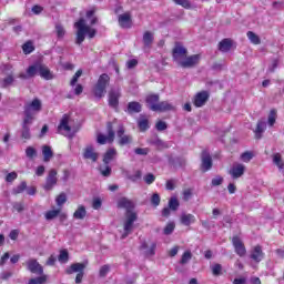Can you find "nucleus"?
I'll list each match as a JSON object with an SVG mask.
<instances>
[{"instance_id":"37998d69","label":"nucleus","mask_w":284,"mask_h":284,"mask_svg":"<svg viewBox=\"0 0 284 284\" xmlns=\"http://www.w3.org/2000/svg\"><path fill=\"white\" fill-rule=\"evenodd\" d=\"M211 272H212V274H213V276H222V274H223V265H221V264H213L212 266H211Z\"/></svg>"},{"instance_id":"6e6d98bb","label":"nucleus","mask_w":284,"mask_h":284,"mask_svg":"<svg viewBox=\"0 0 284 284\" xmlns=\"http://www.w3.org/2000/svg\"><path fill=\"white\" fill-rule=\"evenodd\" d=\"M12 209L14 210V212H23V210H26V205L23 204V202H13L12 203Z\"/></svg>"},{"instance_id":"338daca9","label":"nucleus","mask_w":284,"mask_h":284,"mask_svg":"<svg viewBox=\"0 0 284 284\" xmlns=\"http://www.w3.org/2000/svg\"><path fill=\"white\" fill-rule=\"evenodd\" d=\"M155 128L159 132H163V130H168V123L163 122V121H159L155 124Z\"/></svg>"},{"instance_id":"a19ab883","label":"nucleus","mask_w":284,"mask_h":284,"mask_svg":"<svg viewBox=\"0 0 284 284\" xmlns=\"http://www.w3.org/2000/svg\"><path fill=\"white\" fill-rule=\"evenodd\" d=\"M59 214H61V209L51 210L44 214V219H47V221H53V219H57Z\"/></svg>"},{"instance_id":"39448f33","label":"nucleus","mask_w":284,"mask_h":284,"mask_svg":"<svg viewBox=\"0 0 284 284\" xmlns=\"http://www.w3.org/2000/svg\"><path fill=\"white\" fill-rule=\"evenodd\" d=\"M108 85H110V75L103 73L99 77L98 82L93 89L94 97L98 99H103V97H105Z\"/></svg>"},{"instance_id":"0e129e2a","label":"nucleus","mask_w":284,"mask_h":284,"mask_svg":"<svg viewBox=\"0 0 284 284\" xmlns=\"http://www.w3.org/2000/svg\"><path fill=\"white\" fill-rule=\"evenodd\" d=\"M174 223H169L165 227H164V234L165 236H170V234H172V232H174Z\"/></svg>"},{"instance_id":"c9c22d12","label":"nucleus","mask_w":284,"mask_h":284,"mask_svg":"<svg viewBox=\"0 0 284 284\" xmlns=\"http://www.w3.org/2000/svg\"><path fill=\"white\" fill-rule=\"evenodd\" d=\"M28 190V183L26 181H22L19 185L12 189V194L17 196V194H23Z\"/></svg>"},{"instance_id":"69168bd1","label":"nucleus","mask_w":284,"mask_h":284,"mask_svg":"<svg viewBox=\"0 0 284 284\" xmlns=\"http://www.w3.org/2000/svg\"><path fill=\"white\" fill-rule=\"evenodd\" d=\"M148 152H150V150L148 148H145V149L136 148L134 150V153L140 156H148Z\"/></svg>"},{"instance_id":"7c9ffc66","label":"nucleus","mask_w":284,"mask_h":284,"mask_svg":"<svg viewBox=\"0 0 284 284\" xmlns=\"http://www.w3.org/2000/svg\"><path fill=\"white\" fill-rule=\"evenodd\" d=\"M42 156H43L44 163H50V160L52 159V156H54V152H52V148H50L49 145H43Z\"/></svg>"},{"instance_id":"f03ea898","label":"nucleus","mask_w":284,"mask_h":284,"mask_svg":"<svg viewBox=\"0 0 284 284\" xmlns=\"http://www.w3.org/2000/svg\"><path fill=\"white\" fill-rule=\"evenodd\" d=\"M41 110H43V103L39 98H34L31 102L24 104L23 119L27 123L34 121Z\"/></svg>"},{"instance_id":"09e8293b","label":"nucleus","mask_w":284,"mask_h":284,"mask_svg":"<svg viewBox=\"0 0 284 284\" xmlns=\"http://www.w3.org/2000/svg\"><path fill=\"white\" fill-rule=\"evenodd\" d=\"M55 34L58 39H63V37H65V29L61 26V23L55 24Z\"/></svg>"},{"instance_id":"4d7b16f0","label":"nucleus","mask_w":284,"mask_h":284,"mask_svg":"<svg viewBox=\"0 0 284 284\" xmlns=\"http://www.w3.org/2000/svg\"><path fill=\"white\" fill-rule=\"evenodd\" d=\"M67 201H68V196L65 195V193H61V194L55 199L57 205H58L59 207H61V205L65 204Z\"/></svg>"},{"instance_id":"864d4df0","label":"nucleus","mask_w":284,"mask_h":284,"mask_svg":"<svg viewBox=\"0 0 284 284\" xmlns=\"http://www.w3.org/2000/svg\"><path fill=\"white\" fill-rule=\"evenodd\" d=\"M81 74H83V70H78L75 73H74V75H73V78L71 79V82H70V85L72 87V88H74L75 85H77V83L79 82V78L81 77Z\"/></svg>"},{"instance_id":"de8ad7c7","label":"nucleus","mask_w":284,"mask_h":284,"mask_svg":"<svg viewBox=\"0 0 284 284\" xmlns=\"http://www.w3.org/2000/svg\"><path fill=\"white\" fill-rule=\"evenodd\" d=\"M179 199L176 197H171L169 200V207L173 211V212H176L179 210Z\"/></svg>"},{"instance_id":"f8f14e48","label":"nucleus","mask_w":284,"mask_h":284,"mask_svg":"<svg viewBox=\"0 0 284 284\" xmlns=\"http://www.w3.org/2000/svg\"><path fill=\"white\" fill-rule=\"evenodd\" d=\"M201 161L202 172H209V170H212V155H210V152L207 150L202 151Z\"/></svg>"},{"instance_id":"bb28decb","label":"nucleus","mask_w":284,"mask_h":284,"mask_svg":"<svg viewBox=\"0 0 284 284\" xmlns=\"http://www.w3.org/2000/svg\"><path fill=\"white\" fill-rule=\"evenodd\" d=\"M87 267L85 263H74L71 264L69 268H67V274H74L78 272V274L82 273Z\"/></svg>"},{"instance_id":"680f3d73","label":"nucleus","mask_w":284,"mask_h":284,"mask_svg":"<svg viewBox=\"0 0 284 284\" xmlns=\"http://www.w3.org/2000/svg\"><path fill=\"white\" fill-rule=\"evenodd\" d=\"M154 181H156V176H154L152 173H149L144 176V183H146V185H152Z\"/></svg>"},{"instance_id":"13d9d810","label":"nucleus","mask_w":284,"mask_h":284,"mask_svg":"<svg viewBox=\"0 0 284 284\" xmlns=\"http://www.w3.org/2000/svg\"><path fill=\"white\" fill-rule=\"evenodd\" d=\"M108 272H110V265L105 264L103 266L100 267V277L101 278H105L108 276Z\"/></svg>"},{"instance_id":"cd10ccee","label":"nucleus","mask_w":284,"mask_h":284,"mask_svg":"<svg viewBox=\"0 0 284 284\" xmlns=\"http://www.w3.org/2000/svg\"><path fill=\"white\" fill-rule=\"evenodd\" d=\"M14 85V72L7 73V77L0 81V87L6 89Z\"/></svg>"},{"instance_id":"5fc2aeb1","label":"nucleus","mask_w":284,"mask_h":284,"mask_svg":"<svg viewBox=\"0 0 284 284\" xmlns=\"http://www.w3.org/2000/svg\"><path fill=\"white\" fill-rule=\"evenodd\" d=\"M100 173L102 176H110V174H112V168H110L108 164H104V166H100Z\"/></svg>"},{"instance_id":"3c124183","label":"nucleus","mask_w":284,"mask_h":284,"mask_svg":"<svg viewBox=\"0 0 284 284\" xmlns=\"http://www.w3.org/2000/svg\"><path fill=\"white\" fill-rule=\"evenodd\" d=\"M22 50H23L24 54H31V52H34V45L30 41L26 42L22 45Z\"/></svg>"},{"instance_id":"4be33fe9","label":"nucleus","mask_w":284,"mask_h":284,"mask_svg":"<svg viewBox=\"0 0 284 284\" xmlns=\"http://www.w3.org/2000/svg\"><path fill=\"white\" fill-rule=\"evenodd\" d=\"M34 123V121L30 120L29 122L26 121V118L22 120V131H21V136L22 139L30 140L31 134H30V126Z\"/></svg>"},{"instance_id":"7ed1b4c3","label":"nucleus","mask_w":284,"mask_h":284,"mask_svg":"<svg viewBox=\"0 0 284 284\" xmlns=\"http://www.w3.org/2000/svg\"><path fill=\"white\" fill-rule=\"evenodd\" d=\"M118 136L119 145L132 144L133 138L130 134H125V126L119 120L114 119V135Z\"/></svg>"},{"instance_id":"5701e85b","label":"nucleus","mask_w":284,"mask_h":284,"mask_svg":"<svg viewBox=\"0 0 284 284\" xmlns=\"http://www.w3.org/2000/svg\"><path fill=\"white\" fill-rule=\"evenodd\" d=\"M140 250L144 252L145 256H154L156 243L153 242L149 247L146 242H142V244L140 245Z\"/></svg>"},{"instance_id":"bf43d9fd","label":"nucleus","mask_w":284,"mask_h":284,"mask_svg":"<svg viewBox=\"0 0 284 284\" xmlns=\"http://www.w3.org/2000/svg\"><path fill=\"white\" fill-rule=\"evenodd\" d=\"M174 3H176V6H182V8H192V3L190 2V0H173Z\"/></svg>"},{"instance_id":"4468645a","label":"nucleus","mask_w":284,"mask_h":284,"mask_svg":"<svg viewBox=\"0 0 284 284\" xmlns=\"http://www.w3.org/2000/svg\"><path fill=\"white\" fill-rule=\"evenodd\" d=\"M229 174L234 180L241 179V176H243V174H245V165L241 164V163H234L232 165V168L230 169Z\"/></svg>"},{"instance_id":"9d476101","label":"nucleus","mask_w":284,"mask_h":284,"mask_svg":"<svg viewBox=\"0 0 284 284\" xmlns=\"http://www.w3.org/2000/svg\"><path fill=\"white\" fill-rule=\"evenodd\" d=\"M200 61V54L186 55L182 61H179V65H181V68H194V65H199Z\"/></svg>"},{"instance_id":"a878e982","label":"nucleus","mask_w":284,"mask_h":284,"mask_svg":"<svg viewBox=\"0 0 284 284\" xmlns=\"http://www.w3.org/2000/svg\"><path fill=\"white\" fill-rule=\"evenodd\" d=\"M155 112H170L174 110V104L169 101L158 102V106H154Z\"/></svg>"},{"instance_id":"603ef678","label":"nucleus","mask_w":284,"mask_h":284,"mask_svg":"<svg viewBox=\"0 0 284 284\" xmlns=\"http://www.w3.org/2000/svg\"><path fill=\"white\" fill-rule=\"evenodd\" d=\"M48 281V277L45 275H41L36 278H31L28 284H43Z\"/></svg>"},{"instance_id":"423d86ee","label":"nucleus","mask_w":284,"mask_h":284,"mask_svg":"<svg viewBox=\"0 0 284 284\" xmlns=\"http://www.w3.org/2000/svg\"><path fill=\"white\" fill-rule=\"evenodd\" d=\"M114 120L106 123V132L108 135H103L102 133L98 134L97 142L100 145H105V143H114Z\"/></svg>"},{"instance_id":"b1692460","label":"nucleus","mask_w":284,"mask_h":284,"mask_svg":"<svg viewBox=\"0 0 284 284\" xmlns=\"http://www.w3.org/2000/svg\"><path fill=\"white\" fill-rule=\"evenodd\" d=\"M119 24L121 28H131L132 16L130 13H123L119 16Z\"/></svg>"},{"instance_id":"2f4dec72","label":"nucleus","mask_w":284,"mask_h":284,"mask_svg":"<svg viewBox=\"0 0 284 284\" xmlns=\"http://www.w3.org/2000/svg\"><path fill=\"white\" fill-rule=\"evenodd\" d=\"M116 156V149H109L103 156L104 165H110V162Z\"/></svg>"},{"instance_id":"dca6fc26","label":"nucleus","mask_w":284,"mask_h":284,"mask_svg":"<svg viewBox=\"0 0 284 284\" xmlns=\"http://www.w3.org/2000/svg\"><path fill=\"white\" fill-rule=\"evenodd\" d=\"M37 74H39V64H33L27 69L26 73L21 72L18 77L22 79V81H28V79H32L37 77Z\"/></svg>"},{"instance_id":"49530a36","label":"nucleus","mask_w":284,"mask_h":284,"mask_svg":"<svg viewBox=\"0 0 284 284\" xmlns=\"http://www.w3.org/2000/svg\"><path fill=\"white\" fill-rule=\"evenodd\" d=\"M192 261V252L185 251L180 260L181 265H186V263H190Z\"/></svg>"},{"instance_id":"e433bc0d","label":"nucleus","mask_w":284,"mask_h":284,"mask_svg":"<svg viewBox=\"0 0 284 284\" xmlns=\"http://www.w3.org/2000/svg\"><path fill=\"white\" fill-rule=\"evenodd\" d=\"M138 128L141 132H145L146 130H150V121L145 118H140L138 121Z\"/></svg>"},{"instance_id":"052dcab7","label":"nucleus","mask_w":284,"mask_h":284,"mask_svg":"<svg viewBox=\"0 0 284 284\" xmlns=\"http://www.w3.org/2000/svg\"><path fill=\"white\" fill-rule=\"evenodd\" d=\"M211 185H212L213 187H216V186H219V185H223V176L217 175V176L213 178V179H212V182H211Z\"/></svg>"},{"instance_id":"a18cd8bd","label":"nucleus","mask_w":284,"mask_h":284,"mask_svg":"<svg viewBox=\"0 0 284 284\" xmlns=\"http://www.w3.org/2000/svg\"><path fill=\"white\" fill-rule=\"evenodd\" d=\"M152 145H155V148H158V150H168V148H170L168 145V143L163 142V140H161V139L153 140Z\"/></svg>"},{"instance_id":"c85d7f7f","label":"nucleus","mask_w":284,"mask_h":284,"mask_svg":"<svg viewBox=\"0 0 284 284\" xmlns=\"http://www.w3.org/2000/svg\"><path fill=\"white\" fill-rule=\"evenodd\" d=\"M217 49L220 52H230L232 50V40L231 39H223L219 42Z\"/></svg>"},{"instance_id":"ddd939ff","label":"nucleus","mask_w":284,"mask_h":284,"mask_svg":"<svg viewBox=\"0 0 284 284\" xmlns=\"http://www.w3.org/2000/svg\"><path fill=\"white\" fill-rule=\"evenodd\" d=\"M232 243L237 256L243 257L245 256V254H247V250L245 248V244H243V241L241 240V237L234 236L232 239Z\"/></svg>"},{"instance_id":"1a4fd4ad","label":"nucleus","mask_w":284,"mask_h":284,"mask_svg":"<svg viewBox=\"0 0 284 284\" xmlns=\"http://www.w3.org/2000/svg\"><path fill=\"white\" fill-rule=\"evenodd\" d=\"M119 99H121V88L111 89L109 91V105L116 110L119 108Z\"/></svg>"},{"instance_id":"473e14b6","label":"nucleus","mask_w":284,"mask_h":284,"mask_svg":"<svg viewBox=\"0 0 284 284\" xmlns=\"http://www.w3.org/2000/svg\"><path fill=\"white\" fill-rule=\"evenodd\" d=\"M267 128V123L263 120H258L256 129H255V138L261 139V134L265 132V129Z\"/></svg>"},{"instance_id":"6e6552de","label":"nucleus","mask_w":284,"mask_h":284,"mask_svg":"<svg viewBox=\"0 0 284 284\" xmlns=\"http://www.w3.org/2000/svg\"><path fill=\"white\" fill-rule=\"evenodd\" d=\"M26 267L31 274H37L38 276H43V266L39 264V261L30 258L26 262Z\"/></svg>"},{"instance_id":"20e7f679","label":"nucleus","mask_w":284,"mask_h":284,"mask_svg":"<svg viewBox=\"0 0 284 284\" xmlns=\"http://www.w3.org/2000/svg\"><path fill=\"white\" fill-rule=\"evenodd\" d=\"M58 134H62V136H67V139H74V134H77V131H74L72 126H70V115H62L58 125Z\"/></svg>"},{"instance_id":"c756f323","label":"nucleus","mask_w":284,"mask_h":284,"mask_svg":"<svg viewBox=\"0 0 284 284\" xmlns=\"http://www.w3.org/2000/svg\"><path fill=\"white\" fill-rule=\"evenodd\" d=\"M38 73L40 74V77H42V79H45L47 81H50V79H52V73H50V69H48V67L43 64L38 65Z\"/></svg>"},{"instance_id":"774afa93","label":"nucleus","mask_w":284,"mask_h":284,"mask_svg":"<svg viewBox=\"0 0 284 284\" xmlns=\"http://www.w3.org/2000/svg\"><path fill=\"white\" fill-rule=\"evenodd\" d=\"M190 199H192V189H185L183 191V200L190 201Z\"/></svg>"},{"instance_id":"393cba45","label":"nucleus","mask_w":284,"mask_h":284,"mask_svg":"<svg viewBox=\"0 0 284 284\" xmlns=\"http://www.w3.org/2000/svg\"><path fill=\"white\" fill-rule=\"evenodd\" d=\"M142 41L144 48L150 50V48H152V43H154V33L152 31H145L143 33Z\"/></svg>"},{"instance_id":"f3484780","label":"nucleus","mask_w":284,"mask_h":284,"mask_svg":"<svg viewBox=\"0 0 284 284\" xmlns=\"http://www.w3.org/2000/svg\"><path fill=\"white\" fill-rule=\"evenodd\" d=\"M173 59L179 63V61H182L181 59H184L187 57V49L185 47L176 43L173 48Z\"/></svg>"},{"instance_id":"6ab92c4d","label":"nucleus","mask_w":284,"mask_h":284,"mask_svg":"<svg viewBox=\"0 0 284 284\" xmlns=\"http://www.w3.org/2000/svg\"><path fill=\"white\" fill-rule=\"evenodd\" d=\"M251 258L255 263H261L265 258V253L263 252V247L261 245H256L251 251Z\"/></svg>"},{"instance_id":"ea45409f","label":"nucleus","mask_w":284,"mask_h":284,"mask_svg":"<svg viewBox=\"0 0 284 284\" xmlns=\"http://www.w3.org/2000/svg\"><path fill=\"white\" fill-rule=\"evenodd\" d=\"M246 37L254 45H258L261 43V38H258L254 31H247Z\"/></svg>"},{"instance_id":"72a5a7b5","label":"nucleus","mask_w":284,"mask_h":284,"mask_svg":"<svg viewBox=\"0 0 284 284\" xmlns=\"http://www.w3.org/2000/svg\"><path fill=\"white\" fill-rule=\"evenodd\" d=\"M196 222V217L192 214H182L181 215V223L182 225H192V223Z\"/></svg>"},{"instance_id":"9b49d317","label":"nucleus","mask_w":284,"mask_h":284,"mask_svg":"<svg viewBox=\"0 0 284 284\" xmlns=\"http://www.w3.org/2000/svg\"><path fill=\"white\" fill-rule=\"evenodd\" d=\"M82 156L87 161H92V163H97V161H99V154L97 153L92 144H89L83 149Z\"/></svg>"},{"instance_id":"2eb2a0df","label":"nucleus","mask_w":284,"mask_h":284,"mask_svg":"<svg viewBox=\"0 0 284 284\" xmlns=\"http://www.w3.org/2000/svg\"><path fill=\"white\" fill-rule=\"evenodd\" d=\"M210 100V92L207 91H201L194 97V105L195 108H203Z\"/></svg>"},{"instance_id":"58836bf2","label":"nucleus","mask_w":284,"mask_h":284,"mask_svg":"<svg viewBox=\"0 0 284 284\" xmlns=\"http://www.w3.org/2000/svg\"><path fill=\"white\" fill-rule=\"evenodd\" d=\"M273 163L278 168V170H283L284 161L283 158L281 156V153L273 154Z\"/></svg>"},{"instance_id":"79ce46f5","label":"nucleus","mask_w":284,"mask_h":284,"mask_svg":"<svg viewBox=\"0 0 284 284\" xmlns=\"http://www.w3.org/2000/svg\"><path fill=\"white\" fill-rule=\"evenodd\" d=\"M37 149L34 146H28L26 149V156L27 159H30V161H34L37 159Z\"/></svg>"},{"instance_id":"f257e3e1","label":"nucleus","mask_w":284,"mask_h":284,"mask_svg":"<svg viewBox=\"0 0 284 284\" xmlns=\"http://www.w3.org/2000/svg\"><path fill=\"white\" fill-rule=\"evenodd\" d=\"M77 28V45H81L85 41V34H88L89 39H94L97 37V29L91 28L85 23V19L81 18L78 22H75Z\"/></svg>"},{"instance_id":"aec40b11","label":"nucleus","mask_w":284,"mask_h":284,"mask_svg":"<svg viewBox=\"0 0 284 284\" xmlns=\"http://www.w3.org/2000/svg\"><path fill=\"white\" fill-rule=\"evenodd\" d=\"M118 207L126 210V214H130L134 210V202L128 197H121L118 201Z\"/></svg>"},{"instance_id":"c03bdc74","label":"nucleus","mask_w":284,"mask_h":284,"mask_svg":"<svg viewBox=\"0 0 284 284\" xmlns=\"http://www.w3.org/2000/svg\"><path fill=\"white\" fill-rule=\"evenodd\" d=\"M58 261L59 263H68V261H70V254L68 253V250L60 251Z\"/></svg>"},{"instance_id":"0eeeda50","label":"nucleus","mask_w":284,"mask_h":284,"mask_svg":"<svg viewBox=\"0 0 284 284\" xmlns=\"http://www.w3.org/2000/svg\"><path fill=\"white\" fill-rule=\"evenodd\" d=\"M138 215L134 212H129L126 214V220L124 221V233L122 234V239H128L132 231L134 230V221H136Z\"/></svg>"},{"instance_id":"8fccbe9b","label":"nucleus","mask_w":284,"mask_h":284,"mask_svg":"<svg viewBox=\"0 0 284 284\" xmlns=\"http://www.w3.org/2000/svg\"><path fill=\"white\" fill-rule=\"evenodd\" d=\"M276 109H272L268 114V125L272 128L276 123Z\"/></svg>"},{"instance_id":"4c0bfd02","label":"nucleus","mask_w":284,"mask_h":284,"mask_svg":"<svg viewBox=\"0 0 284 284\" xmlns=\"http://www.w3.org/2000/svg\"><path fill=\"white\" fill-rule=\"evenodd\" d=\"M88 214V212L85 211V206L81 205L78 207V210L73 213V217H75L77 220L82 221V219H85V215Z\"/></svg>"},{"instance_id":"412c9836","label":"nucleus","mask_w":284,"mask_h":284,"mask_svg":"<svg viewBox=\"0 0 284 284\" xmlns=\"http://www.w3.org/2000/svg\"><path fill=\"white\" fill-rule=\"evenodd\" d=\"M57 170L52 169L49 172V175L47 176V182L44 184V190L50 191L52 190V187H54V185H57Z\"/></svg>"},{"instance_id":"a211bd4d","label":"nucleus","mask_w":284,"mask_h":284,"mask_svg":"<svg viewBox=\"0 0 284 284\" xmlns=\"http://www.w3.org/2000/svg\"><path fill=\"white\" fill-rule=\"evenodd\" d=\"M160 95L159 94H149L145 98V103H146V108H149V110H152V112H155L159 105V101H160Z\"/></svg>"},{"instance_id":"e2e57ef3","label":"nucleus","mask_w":284,"mask_h":284,"mask_svg":"<svg viewBox=\"0 0 284 284\" xmlns=\"http://www.w3.org/2000/svg\"><path fill=\"white\" fill-rule=\"evenodd\" d=\"M151 203L152 205H154L155 207L159 206L161 204V196L159 195V193H154L151 197Z\"/></svg>"},{"instance_id":"f704fd0d","label":"nucleus","mask_w":284,"mask_h":284,"mask_svg":"<svg viewBox=\"0 0 284 284\" xmlns=\"http://www.w3.org/2000/svg\"><path fill=\"white\" fill-rule=\"evenodd\" d=\"M141 110H142L141 103H139V102H129V104H128L129 114H132V113L138 114L139 112H141Z\"/></svg>"}]
</instances>
